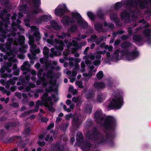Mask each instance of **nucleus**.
Segmentation results:
<instances>
[{
	"label": "nucleus",
	"mask_w": 151,
	"mask_h": 151,
	"mask_svg": "<svg viewBox=\"0 0 151 151\" xmlns=\"http://www.w3.org/2000/svg\"><path fill=\"white\" fill-rule=\"evenodd\" d=\"M100 124L103 129L106 130L113 129L116 127L117 123L115 119L112 116H106L101 110L95 113V122Z\"/></svg>",
	"instance_id": "obj_1"
},
{
	"label": "nucleus",
	"mask_w": 151,
	"mask_h": 151,
	"mask_svg": "<svg viewBox=\"0 0 151 151\" xmlns=\"http://www.w3.org/2000/svg\"><path fill=\"white\" fill-rule=\"evenodd\" d=\"M123 91L120 89L116 88L114 89L111 93V97L107 102L109 108L119 109L124 104Z\"/></svg>",
	"instance_id": "obj_2"
},
{
	"label": "nucleus",
	"mask_w": 151,
	"mask_h": 151,
	"mask_svg": "<svg viewBox=\"0 0 151 151\" xmlns=\"http://www.w3.org/2000/svg\"><path fill=\"white\" fill-rule=\"evenodd\" d=\"M95 145L96 143L101 144H106L109 147H111L114 146V142L110 139L108 135L104 137H101L95 130Z\"/></svg>",
	"instance_id": "obj_3"
},
{
	"label": "nucleus",
	"mask_w": 151,
	"mask_h": 151,
	"mask_svg": "<svg viewBox=\"0 0 151 151\" xmlns=\"http://www.w3.org/2000/svg\"><path fill=\"white\" fill-rule=\"evenodd\" d=\"M126 4L127 7H131L137 5L136 1L132 0H127L126 1H122L116 3L113 6V8L116 10H118L121 8L123 4Z\"/></svg>",
	"instance_id": "obj_4"
},
{
	"label": "nucleus",
	"mask_w": 151,
	"mask_h": 151,
	"mask_svg": "<svg viewBox=\"0 0 151 151\" xmlns=\"http://www.w3.org/2000/svg\"><path fill=\"white\" fill-rule=\"evenodd\" d=\"M139 55V52L136 50L131 52L127 53L124 55L125 59L127 61H132L138 58Z\"/></svg>",
	"instance_id": "obj_5"
},
{
	"label": "nucleus",
	"mask_w": 151,
	"mask_h": 151,
	"mask_svg": "<svg viewBox=\"0 0 151 151\" xmlns=\"http://www.w3.org/2000/svg\"><path fill=\"white\" fill-rule=\"evenodd\" d=\"M34 5V9L31 12L32 15L37 14L42 12V9L40 8L41 5L40 0H32Z\"/></svg>",
	"instance_id": "obj_6"
},
{
	"label": "nucleus",
	"mask_w": 151,
	"mask_h": 151,
	"mask_svg": "<svg viewBox=\"0 0 151 151\" xmlns=\"http://www.w3.org/2000/svg\"><path fill=\"white\" fill-rule=\"evenodd\" d=\"M120 52L119 50H117L114 52L113 55H111V56L110 55V53L109 52H107L106 53V56L108 59L109 60H112L114 62H116L120 60L121 57H119V55Z\"/></svg>",
	"instance_id": "obj_7"
},
{
	"label": "nucleus",
	"mask_w": 151,
	"mask_h": 151,
	"mask_svg": "<svg viewBox=\"0 0 151 151\" xmlns=\"http://www.w3.org/2000/svg\"><path fill=\"white\" fill-rule=\"evenodd\" d=\"M62 22L65 25L70 26L72 25L73 23L76 22L75 20H73L71 17H69L68 15H65L62 18Z\"/></svg>",
	"instance_id": "obj_8"
},
{
	"label": "nucleus",
	"mask_w": 151,
	"mask_h": 151,
	"mask_svg": "<svg viewBox=\"0 0 151 151\" xmlns=\"http://www.w3.org/2000/svg\"><path fill=\"white\" fill-rule=\"evenodd\" d=\"M31 30L34 32L33 33V36L35 37L36 41L39 42L41 38L40 33L39 32V29L36 27L32 26L31 27Z\"/></svg>",
	"instance_id": "obj_9"
},
{
	"label": "nucleus",
	"mask_w": 151,
	"mask_h": 151,
	"mask_svg": "<svg viewBox=\"0 0 151 151\" xmlns=\"http://www.w3.org/2000/svg\"><path fill=\"white\" fill-rule=\"evenodd\" d=\"M22 139V137L21 136H14L10 138H5L3 140L5 143L8 144L12 142L13 141H15L17 143L21 142Z\"/></svg>",
	"instance_id": "obj_10"
},
{
	"label": "nucleus",
	"mask_w": 151,
	"mask_h": 151,
	"mask_svg": "<svg viewBox=\"0 0 151 151\" xmlns=\"http://www.w3.org/2000/svg\"><path fill=\"white\" fill-rule=\"evenodd\" d=\"M67 10V8L66 5H64L63 7L59 8H56L55 9V14L56 15L62 16L65 14Z\"/></svg>",
	"instance_id": "obj_11"
},
{
	"label": "nucleus",
	"mask_w": 151,
	"mask_h": 151,
	"mask_svg": "<svg viewBox=\"0 0 151 151\" xmlns=\"http://www.w3.org/2000/svg\"><path fill=\"white\" fill-rule=\"evenodd\" d=\"M64 147L59 142H56L55 144L52 145L51 151H64Z\"/></svg>",
	"instance_id": "obj_12"
},
{
	"label": "nucleus",
	"mask_w": 151,
	"mask_h": 151,
	"mask_svg": "<svg viewBox=\"0 0 151 151\" xmlns=\"http://www.w3.org/2000/svg\"><path fill=\"white\" fill-rule=\"evenodd\" d=\"M54 99V101H58V99H57L56 98V95L54 94H52V96H48L46 98H45V99H42V101L43 102V104L45 105H47V104H48L47 103L48 102H50V104L52 106L53 105V103L52 101V99Z\"/></svg>",
	"instance_id": "obj_13"
},
{
	"label": "nucleus",
	"mask_w": 151,
	"mask_h": 151,
	"mask_svg": "<svg viewBox=\"0 0 151 151\" xmlns=\"http://www.w3.org/2000/svg\"><path fill=\"white\" fill-rule=\"evenodd\" d=\"M76 142L74 146H79L81 143L84 142V139L83 134L81 132H78L76 136Z\"/></svg>",
	"instance_id": "obj_14"
},
{
	"label": "nucleus",
	"mask_w": 151,
	"mask_h": 151,
	"mask_svg": "<svg viewBox=\"0 0 151 151\" xmlns=\"http://www.w3.org/2000/svg\"><path fill=\"white\" fill-rule=\"evenodd\" d=\"M129 11H123L120 14L122 20L124 22H128L130 20Z\"/></svg>",
	"instance_id": "obj_15"
},
{
	"label": "nucleus",
	"mask_w": 151,
	"mask_h": 151,
	"mask_svg": "<svg viewBox=\"0 0 151 151\" xmlns=\"http://www.w3.org/2000/svg\"><path fill=\"white\" fill-rule=\"evenodd\" d=\"M105 51H98L95 54V66H99L101 62V55L105 53Z\"/></svg>",
	"instance_id": "obj_16"
},
{
	"label": "nucleus",
	"mask_w": 151,
	"mask_h": 151,
	"mask_svg": "<svg viewBox=\"0 0 151 151\" xmlns=\"http://www.w3.org/2000/svg\"><path fill=\"white\" fill-rule=\"evenodd\" d=\"M55 44L60 45L59 46L56 45L55 46V49L62 51L63 50V47L65 46L63 41L57 38H55Z\"/></svg>",
	"instance_id": "obj_17"
},
{
	"label": "nucleus",
	"mask_w": 151,
	"mask_h": 151,
	"mask_svg": "<svg viewBox=\"0 0 151 151\" xmlns=\"http://www.w3.org/2000/svg\"><path fill=\"white\" fill-rule=\"evenodd\" d=\"M86 137L87 139L94 141V127H93L92 132L90 131L86 132Z\"/></svg>",
	"instance_id": "obj_18"
},
{
	"label": "nucleus",
	"mask_w": 151,
	"mask_h": 151,
	"mask_svg": "<svg viewBox=\"0 0 151 151\" xmlns=\"http://www.w3.org/2000/svg\"><path fill=\"white\" fill-rule=\"evenodd\" d=\"M72 122L73 126L76 129L79 128L82 123L81 120L78 116L73 118Z\"/></svg>",
	"instance_id": "obj_19"
},
{
	"label": "nucleus",
	"mask_w": 151,
	"mask_h": 151,
	"mask_svg": "<svg viewBox=\"0 0 151 151\" xmlns=\"http://www.w3.org/2000/svg\"><path fill=\"white\" fill-rule=\"evenodd\" d=\"M71 15V18H73V20H76L77 23H79L81 19L83 18L80 14L77 12H72Z\"/></svg>",
	"instance_id": "obj_20"
},
{
	"label": "nucleus",
	"mask_w": 151,
	"mask_h": 151,
	"mask_svg": "<svg viewBox=\"0 0 151 151\" xmlns=\"http://www.w3.org/2000/svg\"><path fill=\"white\" fill-rule=\"evenodd\" d=\"M91 144L89 142L86 141L83 142V144L81 146V148L83 150H87V151L90 150L89 149L91 146Z\"/></svg>",
	"instance_id": "obj_21"
},
{
	"label": "nucleus",
	"mask_w": 151,
	"mask_h": 151,
	"mask_svg": "<svg viewBox=\"0 0 151 151\" xmlns=\"http://www.w3.org/2000/svg\"><path fill=\"white\" fill-rule=\"evenodd\" d=\"M50 24L52 28L54 30H59L60 29V27L58 25L57 23L54 20L50 21Z\"/></svg>",
	"instance_id": "obj_22"
},
{
	"label": "nucleus",
	"mask_w": 151,
	"mask_h": 151,
	"mask_svg": "<svg viewBox=\"0 0 151 151\" xmlns=\"http://www.w3.org/2000/svg\"><path fill=\"white\" fill-rule=\"evenodd\" d=\"M106 86L105 84L103 82L95 83V90H99L104 88Z\"/></svg>",
	"instance_id": "obj_23"
},
{
	"label": "nucleus",
	"mask_w": 151,
	"mask_h": 151,
	"mask_svg": "<svg viewBox=\"0 0 151 151\" xmlns=\"http://www.w3.org/2000/svg\"><path fill=\"white\" fill-rule=\"evenodd\" d=\"M52 17L50 15H46L41 16L39 18V20L40 21L46 22L48 21Z\"/></svg>",
	"instance_id": "obj_24"
},
{
	"label": "nucleus",
	"mask_w": 151,
	"mask_h": 151,
	"mask_svg": "<svg viewBox=\"0 0 151 151\" xmlns=\"http://www.w3.org/2000/svg\"><path fill=\"white\" fill-rule=\"evenodd\" d=\"M79 23H77L82 28L85 29L87 27L88 24L87 22L82 18L81 19Z\"/></svg>",
	"instance_id": "obj_25"
},
{
	"label": "nucleus",
	"mask_w": 151,
	"mask_h": 151,
	"mask_svg": "<svg viewBox=\"0 0 151 151\" xmlns=\"http://www.w3.org/2000/svg\"><path fill=\"white\" fill-rule=\"evenodd\" d=\"M106 97L107 96L106 94L100 93L97 97V101L99 102H101L104 100Z\"/></svg>",
	"instance_id": "obj_26"
},
{
	"label": "nucleus",
	"mask_w": 151,
	"mask_h": 151,
	"mask_svg": "<svg viewBox=\"0 0 151 151\" xmlns=\"http://www.w3.org/2000/svg\"><path fill=\"white\" fill-rule=\"evenodd\" d=\"M110 17L111 21L115 23L118 22L119 21V19L117 18V15L116 14H111Z\"/></svg>",
	"instance_id": "obj_27"
},
{
	"label": "nucleus",
	"mask_w": 151,
	"mask_h": 151,
	"mask_svg": "<svg viewBox=\"0 0 151 151\" xmlns=\"http://www.w3.org/2000/svg\"><path fill=\"white\" fill-rule=\"evenodd\" d=\"M10 16L11 14L9 13L7 14L5 17H4V16H3L2 19V21L6 24L8 23L9 22V17Z\"/></svg>",
	"instance_id": "obj_28"
},
{
	"label": "nucleus",
	"mask_w": 151,
	"mask_h": 151,
	"mask_svg": "<svg viewBox=\"0 0 151 151\" xmlns=\"http://www.w3.org/2000/svg\"><path fill=\"white\" fill-rule=\"evenodd\" d=\"M93 94V91L91 90H88L86 93L85 96L86 98L87 99H91Z\"/></svg>",
	"instance_id": "obj_29"
},
{
	"label": "nucleus",
	"mask_w": 151,
	"mask_h": 151,
	"mask_svg": "<svg viewBox=\"0 0 151 151\" xmlns=\"http://www.w3.org/2000/svg\"><path fill=\"white\" fill-rule=\"evenodd\" d=\"M27 5L26 4H24L21 5L19 8V10L22 13H25L27 12Z\"/></svg>",
	"instance_id": "obj_30"
},
{
	"label": "nucleus",
	"mask_w": 151,
	"mask_h": 151,
	"mask_svg": "<svg viewBox=\"0 0 151 151\" xmlns=\"http://www.w3.org/2000/svg\"><path fill=\"white\" fill-rule=\"evenodd\" d=\"M53 70H49L47 72V77L48 78H52L54 77V75L52 74Z\"/></svg>",
	"instance_id": "obj_31"
},
{
	"label": "nucleus",
	"mask_w": 151,
	"mask_h": 151,
	"mask_svg": "<svg viewBox=\"0 0 151 151\" xmlns=\"http://www.w3.org/2000/svg\"><path fill=\"white\" fill-rule=\"evenodd\" d=\"M38 80L37 81V84H39L38 83H43V84H45L46 85L47 84V82H45V78H44L43 76H39V77H38Z\"/></svg>",
	"instance_id": "obj_32"
},
{
	"label": "nucleus",
	"mask_w": 151,
	"mask_h": 151,
	"mask_svg": "<svg viewBox=\"0 0 151 151\" xmlns=\"http://www.w3.org/2000/svg\"><path fill=\"white\" fill-rule=\"evenodd\" d=\"M25 40V37L23 35H22L19 37L18 41L20 45H24Z\"/></svg>",
	"instance_id": "obj_33"
},
{
	"label": "nucleus",
	"mask_w": 151,
	"mask_h": 151,
	"mask_svg": "<svg viewBox=\"0 0 151 151\" xmlns=\"http://www.w3.org/2000/svg\"><path fill=\"white\" fill-rule=\"evenodd\" d=\"M139 3V6L141 8H144L146 7L147 5V2L146 1L141 2V0H137Z\"/></svg>",
	"instance_id": "obj_34"
},
{
	"label": "nucleus",
	"mask_w": 151,
	"mask_h": 151,
	"mask_svg": "<svg viewBox=\"0 0 151 151\" xmlns=\"http://www.w3.org/2000/svg\"><path fill=\"white\" fill-rule=\"evenodd\" d=\"M49 86L48 89L47 88L45 89V91L47 92H49V93H50L52 91H58V89L56 88L53 89V86Z\"/></svg>",
	"instance_id": "obj_35"
},
{
	"label": "nucleus",
	"mask_w": 151,
	"mask_h": 151,
	"mask_svg": "<svg viewBox=\"0 0 151 151\" xmlns=\"http://www.w3.org/2000/svg\"><path fill=\"white\" fill-rule=\"evenodd\" d=\"M93 124V122L91 120H88L85 123V127L86 129L89 128Z\"/></svg>",
	"instance_id": "obj_36"
},
{
	"label": "nucleus",
	"mask_w": 151,
	"mask_h": 151,
	"mask_svg": "<svg viewBox=\"0 0 151 151\" xmlns=\"http://www.w3.org/2000/svg\"><path fill=\"white\" fill-rule=\"evenodd\" d=\"M18 80V78L17 77H13L12 79L7 81L9 83L10 85H14L16 83L15 81H17Z\"/></svg>",
	"instance_id": "obj_37"
},
{
	"label": "nucleus",
	"mask_w": 151,
	"mask_h": 151,
	"mask_svg": "<svg viewBox=\"0 0 151 151\" xmlns=\"http://www.w3.org/2000/svg\"><path fill=\"white\" fill-rule=\"evenodd\" d=\"M139 23H143V24H142L143 26L141 27H140L139 28H137V30L142 29V27H148V26H149V24H148L145 23V21L143 19H142L140 20V21H139Z\"/></svg>",
	"instance_id": "obj_38"
},
{
	"label": "nucleus",
	"mask_w": 151,
	"mask_h": 151,
	"mask_svg": "<svg viewBox=\"0 0 151 151\" xmlns=\"http://www.w3.org/2000/svg\"><path fill=\"white\" fill-rule=\"evenodd\" d=\"M77 29V26L76 24H74L71 26L69 28L70 31L72 32H76Z\"/></svg>",
	"instance_id": "obj_39"
},
{
	"label": "nucleus",
	"mask_w": 151,
	"mask_h": 151,
	"mask_svg": "<svg viewBox=\"0 0 151 151\" xmlns=\"http://www.w3.org/2000/svg\"><path fill=\"white\" fill-rule=\"evenodd\" d=\"M103 26L99 24H97L95 25V29L97 30L99 32L104 31Z\"/></svg>",
	"instance_id": "obj_40"
},
{
	"label": "nucleus",
	"mask_w": 151,
	"mask_h": 151,
	"mask_svg": "<svg viewBox=\"0 0 151 151\" xmlns=\"http://www.w3.org/2000/svg\"><path fill=\"white\" fill-rule=\"evenodd\" d=\"M29 45L33 44L34 43L35 40L34 37L32 35H29Z\"/></svg>",
	"instance_id": "obj_41"
},
{
	"label": "nucleus",
	"mask_w": 151,
	"mask_h": 151,
	"mask_svg": "<svg viewBox=\"0 0 151 151\" xmlns=\"http://www.w3.org/2000/svg\"><path fill=\"white\" fill-rule=\"evenodd\" d=\"M31 132V129L29 127L26 128L24 131L23 134L26 136H28Z\"/></svg>",
	"instance_id": "obj_42"
},
{
	"label": "nucleus",
	"mask_w": 151,
	"mask_h": 151,
	"mask_svg": "<svg viewBox=\"0 0 151 151\" xmlns=\"http://www.w3.org/2000/svg\"><path fill=\"white\" fill-rule=\"evenodd\" d=\"M11 46L12 45L10 44L7 43L6 42V47L3 49V51L5 52L6 50L8 51L11 50L12 49Z\"/></svg>",
	"instance_id": "obj_43"
},
{
	"label": "nucleus",
	"mask_w": 151,
	"mask_h": 151,
	"mask_svg": "<svg viewBox=\"0 0 151 151\" xmlns=\"http://www.w3.org/2000/svg\"><path fill=\"white\" fill-rule=\"evenodd\" d=\"M87 15L91 21L94 20V15L91 12H88Z\"/></svg>",
	"instance_id": "obj_44"
},
{
	"label": "nucleus",
	"mask_w": 151,
	"mask_h": 151,
	"mask_svg": "<svg viewBox=\"0 0 151 151\" xmlns=\"http://www.w3.org/2000/svg\"><path fill=\"white\" fill-rule=\"evenodd\" d=\"M43 53L45 56H48L49 52V49L46 46L44 47L43 48Z\"/></svg>",
	"instance_id": "obj_45"
},
{
	"label": "nucleus",
	"mask_w": 151,
	"mask_h": 151,
	"mask_svg": "<svg viewBox=\"0 0 151 151\" xmlns=\"http://www.w3.org/2000/svg\"><path fill=\"white\" fill-rule=\"evenodd\" d=\"M92 111V108L90 106H87L86 109V113L88 114H91Z\"/></svg>",
	"instance_id": "obj_46"
},
{
	"label": "nucleus",
	"mask_w": 151,
	"mask_h": 151,
	"mask_svg": "<svg viewBox=\"0 0 151 151\" xmlns=\"http://www.w3.org/2000/svg\"><path fill=\"white\" fill-rule=\"evenodd\" d=\"M151 31L150 29H145L144 30L143 34L145 36H149L150 35Z\"/></svg>",
	"instance_id": "obj_47"
},
{
	"label": "nucleus",
	"mask_w": 151,
	"mask_h": 151,
	"mask_svg": "<svg viewBox=\"0 0 151 151\" xmlns=\"http://www.w3.org/2000/svg\"><path fill=\"white\" fill-rule=\"evenodd\" d=\"M104 27H107L109 29H112L114 27V25L111 24H108L106 22H104Z\"/></svg>",
	"instance_id": "obj_48"
},
{
	"label": "nucleus",
	"mask_w": 151,
	"mask_h": 151,
	"mask_svg": "<svg viewBox=\"0 0 151 151\" xmlns=\"http://www.w3.org/2000/svg\"><path fill=\"white\" fill-rule=\"evenodd\" d=\"M44 106L46 107H48V110L52 112H54L55 111V109H54L52 106H49L48 105V104H47V105H44Z\"/></svg>",
	"instance_id": "obj_49"
},
{
	"label": "nucleus",
	"mask_w": 151,
	"mask_h": 151,
	"mask_svg": "<svg viewBox=\"0 0 151 151\" xmlns=\"http://www.w3.org/2000/svg\"><path fill=\"white\" fill-rule=\"evenodd\" d=\"M133 39L136 42L140 41L142 40V38L140 36H134L133 37Z\"/></svg>",
	"instance_id": "obj_50"
},
{
	"label": "nucleus",
	"mask_w": 151,
	"mask_h": 151,
	"mask_svg": "<svg viewBox=\"0 0 151 151\" xmlns=\"http://www.w3.org/2000/svg\"><path fill=\"white\" fill-rule=\"evenodd\" d=\"M15 55H13V56L9 58L8 59L9 62L13 63H17L18 61L17 60L16 58H14Z\"/></svg>",
	"instance_id": "obj_51"
},
{
	"label": "nucleus",
	"mask_w": 151,
	"mask_h": 151,
	"mask_svg": "<svg viewBox=\"0 0 151 151\" xmlns=\"http://www.w3.org/2000/svg\"><path fill=\"white\" fill-rule=\"evenodd\" d=\"M130 45V44L128 42H125L122 43L121 45L122 47L125 48L129 47Z\"/></svg>",
	"instance_id": "obj_52"
},
{
	"label": "nucleus",
	"mask_w": 151,
	"mask_h": 151,
	"mask_svg": "<svg viewBox=\"0 0 151 151\" xmlns=\"http://www.w3.org/2000/svg\"><path fill=\"white\" fill-rule=\"evenodd\" d=\"M57 80L56 79L53 80L52 78H50L49 83L51 86H55L57 83Z\"/></svg>",
	"instance_id": "obj_53"
},
{
	"label": "nucleus",
	"mask_w": 151,
	"mask_h": 151,
	"mask_svg": "<svg viewBox=\"0 0 151 151\" xmlns=\"http://www.w3.org/2000/svg\"><path fill=\"white\" fill-rule=\"evenodd\" d=\"M29 65V62L28 61L24 62L23 65L21 66V69L22 70H26V68L25 66H28Z\"/></svg>",
	"instance_id": "obj_54"
},
{
	"label": "nucleus",
	"mask_w": 151,
	"mask_h": 151,
	"mask_svg": "<svg viewBox=\"0 0 151 151\" xmlns=\"http://www.w3.org/2000/svg\"><path fill=\"white\" fill-rule=\"evenodd\" d=\"M96 76L99 79L102 78L103 76V72L101 71H99L97 74Z\"/></svg>",
	"instance_id": "obj_55"
},
{
	"label": "nucleus",
	"mask_w": 151,
	"mask_h": 151,
	"mask_svg": "<svg viewBox=\"0 0 151 151\" xmlns=\"http://www.w3.org/2000/svg\"><path fill=\"white\" fill-rule=\"evenodd\" d=\"M30 112L29 110L27 111L22 113L20 115V117H24L26 116L27 115L30 114Z\"/></svg>",
	"instance_id": "obj_56"
},
{
	"label": "nucleus",
	"mask_w": 151,
	"mask_h": 151,
	"mask_svg": "<svg viewBox=\"0 0 151 151\" xmlns=\"http://www.w3.org/2000/svg\"><path fill=\"white\" fill-rule=\"evenodd\" d=\"M39 108V107L35 106V108L34 109L29 110L30 114L32 113L37 112H38Z\"/></svg>",
	"instance_id": "obj_57"
},
{
	"label": "nucleus",
	"mask_w": 151,
	"mask_h": 151,
	"mask_svg": "<svg viewBox=\"0 0 151 151\" xmlns=\"http://www.w3.org/2000/svg\"><path fill=\"white\" fill-rule=\"evenodd\" d=\"M82 82L79 81H77L76 82V85L78 86L79 88H83V86L82 85Z\"/></svg>",
	"instance_id": "obj_58"
},
{
	"label": "nucleus",
	"mask_w": 151,
	"mask_h": 151,
	"mask_svg": "<svg viewBox=\"0 0 151 151\" xmlns=\"http://www.w3.org/2000/svg\"><path fill=\"white\" fill-rule=\"evenodd\" d=\"M49 92H47L46 91L45 92L44 94H43L42 96L41 97V99L42 100V99H45V98H47L48 97L49 94H48Z\"/></svg>",
	"instance_id": "obj_59"
},
{
	"label": "nucleus",
	"mask_w": 151,
	"mask_h": 151,
	"mask_svg": "<svg viewBox=\"0 0 151 151\" xmlns=\"http://www.w3.org/2000/svg\"><path fill=\"white\" fill-rule=\"evenodd\" d=\"M43 70L42 68L40 69L39 70L37 74V77H39V76H41L42 74V73L43 72Z\"/></svg>",
	"instance_id": "obj_60"
},
{
	"label": "nucleus",
	"mask_w": 151,
	"mask_h": 151,
	"mask_svg": "<svg viewBox=\"0 0 151 151\" xmlns=\"http://www.w3.org/2000/svg\"><path fill=\"white\" fill-rule=\"evenodd\" d=\"M47 41L48 43L52 45H53L54 43H55V39L53 40L52 39H47Z\"/></svg>",
	"instance_id": "obj_61"
},
{
	"label": "nucleus",
	"mask_w": 151,
	"mask_h": 151,
	"mask_svg": "<svg viewBox=\"0 0 151 151\" xmlns=\"http://www.w3.org/2000/svg\"><path fill=\"white\" fill-rule=\"evenodd\" d=\"M31 51L32 52V55H34V54L35 55V53H39L40 52V50L39 49H37L33 51H32V50H31Z\"/></svg>",
	"instance_id": "obj_62"
},
{
	"label": "nucleus",
	"mask_w": 151,
	"mask_h": 151,
	"mask_svg": "<svg viewBox=\"0 0 151 151\" xmlns=\"http://www.w3.org/2000/svg\"><path fill=\"white\" fill-rule=\"evenodd\" d=\"M37 144L39 145L40 146L43 147L45 145L46 143L44 141H39L37 142Z\"/></svg>",
	"instance_id": "obj_63"
},
{
	"label": "nucleus",
	"mask_w": 151,
	"mask_h": 151,
	"mask_svg": "<svg viewBox=\"0 0 151 151\" xmlns=\"http://www.w3.org/2000/svg\"><path fill=\"white\" fill-rule=\"evenodd\" d=\"M54 124L53 123H51L50 125H49L47 127V129L49 130L53 128L54 127Z\"/></svg>",
	"instance_id": "obj_64"
}]
</instances>
